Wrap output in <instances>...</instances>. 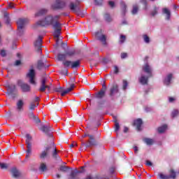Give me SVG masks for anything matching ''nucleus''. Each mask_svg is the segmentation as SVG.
I'll return each instance as SVG.
<instances>
[{
	"label": "nucleus",
	"mask_w": 179,
	"mask_h": 179,
	"mask_svg": "<svg viewBox=\"0 0 179 179\" xmlns=\"http://www.w3.org/2000/svg\"><path fill=\"white\" fill-rule=\"evenodd\" d=\"M166 129H167V124H164L158 127V132L159 134H163L164 132H166Z\"/></svg>",
	"instance_id": "nucleus-27"
},
{
	"label": "nucleus",
	"mask_w": 179,
	"mask_h": 179,
	"mask_svg": "<svg viewBox=\"0 0 179 179\" xmlns=\"http://www.w3.org/2000/svg\"><path fill=\"white\" fill-rule=\"evenodd\" d=\"M24 106V102L22 99H19L17 102V110L20 111L23 109V106Z\"/></svg>",
	"instance_id": "nucleus-25"
},
{
	"label": "nucleus",
	"mask_w": 179,
	"mask_h": 179,
	"mask_svg": "<svg viewBox=\"0 0 179 179\" xmlns=\"http://www.w3.org/2000/svg\"><path fill=\"white\" fill-rule=\"evenodd\" d=\"M8 9H13L15 8V5L13 3H8Z\"/></svg>",
	"instance_id": "nucleus-54"
},
{
	"label": "nucleus",
	"mask_w": 179,
	"mask_h": 179,
	"mask_svg": "<svg viewBox=\"0 0 179 179\" xmlns=\"http://www.w3.org/2000/svg\"><path fill=\"white\" fill-rule=\"evenodd\" d=\"M110 174H114L115 173V167H112L109 170Z\"/></svg>",
	"instance_id": "nucleus-51"
},
{
	"label": "nucleus",
	"mask_w": 179,
	"mask_h": 179,
	"mask_svg": "<svg viewBox=\"0 0 179 179\" xmlns=\"http://www.w3.org/2000/svg\"><path fill=\"white\" fill-rule=\"evenodd\" d=\"M145 110L147 113H149V111H152V108L145 107Z\"/></svg>",
	"instance_id": "nucleus-56"
},
{
	"label": "nucleus",
	"mask_w": 179,
	"mask_h": 179,
	"mask_svg": "<svg viewBox=\"0 0 179 179\" xmlns=\"http://www.w3.org/2000/svg\"><path fill=\"white\" fill-rule=\"evenodd\" d=\"M138 5L133 6V9H132L131 13L133 15H136L138 13Z\"/></svg>",
	"instance_id": "nucleus-35"
},
{
	"label": "nucleus",
	"mask_w": 179,
	"mask_h": 179,
	"mask_svg": "<svg viewBox=\"0 0 179 179\" xmlns=\"http://www.w3.org/2000/svg\"><path fill=\"white\" fill-rule=\"evenodd\" d=\"M126 40H127V36L125 35L121 34L120 38V44H124Z\"/></svg>",
	"instance_id": "nucleus-33"
},
{
	"label": "nucleus",
	"mask_w": 179,
	"mask_h": 179,
	"mask_svg": "<svg viewBox=\"0 0 179 179\" xmlns=\"http://www.w3.org/2000/svg\"><path fill=\"white\" fill-rule=\"evenodd\" d=\"M146 165L147 166H152V162L150 161H149V160H147L146 161Z\"/></svg>",
	"instance_id": "nucleus-59"
},
{
	"label": "nucleus",
	"mask_w": 179,
	"mask_h": 179,
	"mask_svg": "<svg viewBox=\"0 0 179 179\" xmlns=\"http://www.w3.org/2000/svg\"><path fill=\"white\" fill-rule=\"evenodd\" d=\"M36 107H37V106H36V103H31L30 104L29 108H30V110H34V108H36Z\"/></svg>",
	"instance_id": "nucleus-49"
},
{
	"label": "nucleus",
	"mask_w": 179,
	"mask_h": 179,
	"mask_svg": "<svg viewBox=\"0 0 179 179\" xmlns=\"http://www.w3.org/2000/svg\"><path fill=\"white\" fill-rule=\"evenodd\" d=\"M173 101H174V98L170 97V98H169V102H170V103H173Z\"/></svg>",
	"instance_id": "nucleus-62"
},
{
	"label": "nucleus",
	"mask_w": 179,
	"mask_h": 179,
	"mask_svg": "<svg viewBox=\"0 0 179 179\" xmlns=\"http://www.w3.org/2000/svg\"><path fill=\"white\" fill-rule=\"evenodd\" d=\"M159 178H161V179H170V178L175 179L176 178V172L174 171V170L171 169L170 176L164 175L163 173H159Z\"/></svg>",
	"instance_id": "nucleus-14"
},
{
	"label": "nucleus",
	"mask_w": 179,
	"mask_h": 179,
	"mask_svg": "<svg viewBox=\"0 0 179 179\" xmlns=\"http://www.w3.org/2000/svg\"><path fill=\"white\" fill-rule=\"evenodd\" d=\"M39 170L41 171H43V172L47 171V165L45 163L41 164V166L39 167Z\"/></svg>",
	"instance_id": "nucleus-30"
},
{
	"label": "nucleus",
	"mask_w": 179,
	"mask_h": 179,
	"mask_svg": "<svg viewBox=\"0 0 179 179\" xmlns=\"http://www.w3.org/2000/svg\"><path fill=\"white\" fill-rule=\"evenodd\" d=\"M144 142L147 144V145H153L155 141L152 138H145L144 139Z\"/></svg>",
	"instance_id": "nucleus-32"
},
{
	"label": "nucleus",
	"mask_w": 179,
	"mask_h": 179,
	"mask_svg": "<svg viewBox=\"0 0 179 179\" xmlns=\"http://www.w3.org/2000/svg\"><path fill=\"white\" fill-rule=\"evenodd\" d=\"M74 87H75V85L72 84L70 87H69L66 90H62L61 96H64L66 94H68V93H69L70 92H72V90H73Z\"/></svg>",
	"instance_id": "nucleus-20"
},
{
	"label": "nucleus",
	"mask_w": 179,
	"mask_h": 179,
	"mask_svg": "<svg viewBox=\"0 0 179 179\" xmlns=\"http://www.w3.org/2000/svg\"><path fill=\"white\" fill-rule=\"evenodd\" d=\"M115 131H118L120 129V124L117 122H115Z\"/></svg>",
	"instance_id": "nucleus-53"
},
{
	"label": "nucleus",
	"mask_w": 179,
	"mask_h": 179,
	"mask_svg": "<svg viewBox=\"0 0 179 179\" xmlns=\"http://www.w3.org/2000/svg\"><path fill=\"white\" fill-rule=\"evenodd\" d=\"M118 93V85L117 84H113L110 88V96H115Z\"/></svg>",
	"instance_id": "nucleus-18"
},
{
	"label": "nucleus",
	"mask_w": 179,
	"mask_h": 179,
	"mask_svg": "<svg viewBox=\"0 0 179 179\" xmlns=\"http://www.w3.org/2000/svg\"><path fill=\"white\" fill-rule=\"evenodd\" d=\"M8 16H9V14H8V13H4V17L6 19V23L7 24H9V17Z\"/></svg>",
	"instance_id": "nucleus-47"
},
{
	"label": "nucleus",
	"mask_w": 179,
	"mask_h": 179,
	"mask_svg": "<svg viewBox=\"0 0 179 179\" xmlns=\"http://www.w3.org/2000/svg\"><path fill=\"white\" fill-rule=\"evenodd\" d=\"M8 94H13L16 92V85L15 84H9L6 87Z\"/></svg>",
	"instance_id": "nucleus-17"
},
{
	"label": "nucleus",
	"mask_w": 179,
	"mask_h": 179,
	"mask_svg": "<svg viewBox=\"0 0 179 179\" xmlns=\"http://www.w3.org/2000/svg\"><path fill=\"white\" fill-rule=\"evenodd\" d=\"M20 64H21L20 60H17V61H15V65L16 66H19V65H20Z\"/></svg>",
	"instance_id": "nucleus-57"
},
{
	"label": "nucleus",
	"mask_w": 179,
	"mask_h": 179,
	"mask_svg": "<svg viewBox=\"0 0 179 179\" xmlns=\"http://www.w3.org/2000/svg\"><path fill=\"white\" fill-rule=\"evenodd\" d=\"M11 173H12L13 177H15V178H17V177L20 176V172L16 168H13L11 169Z\"/></svg>",
	"instance_id": "nucleus-26"
},
{
	"label": "nucleus",
	"mask_w": 179,
	"mask_h": 179,
	"mask_svg": "<svg viewBox=\"0 0 179 179\" xmlns=\"http://www.w3.org/2000/svg\"><path fill=\"white\" fill-rule=\"evenodd\" d=\"M120 6L122 8L123 15H125V12H127V4H125V2H124V1H121Z\"/></svg>",
	"instance_id": "nucleus-28"
},
{
	"label": "nucleus",
	"mask_w": 179,
	"mask_h": 179,
	"mask_svg": "<svg viewBox=\"0 0 179 179\" xmlns=\"http://www.w3.org/2000/svg\"><path fill=\"white\" fill-rule=\"evenodd\" d=\"M95 37L97 38V40H99L103 45H106L107 44V38H106V35L103 34V31L100 30L95 33Z\"/></svg>",
	"instance_id": "nucleus-9"
},
{
	"label": "nucleus",
	"mask_w": 179,
	"mask_h": 179,
	"mask_svg": "<svg viewBox=\"0 0 179 179\" xmlns=\"http://www.w3.org/2000/svg\"><path fill=\"white\" fill-rule=\"evenodd\" d=\"M41 131L44 132V134H45V135L48 136H52V130L51 129V127L50 125H42Z\"/></svg>",
	"instance_id": "nucleus-11"
},
{
	"label": "nucleus",
	"mask_w": 179,
	"mask_h": 179,
	"mask_svg": "<svg viewBox=\"0 0 179 179\" xmlns=\"http://www.w3.org/2000/svg\"><path fill=\"white\" fill-rule=\"evenodd\" d=\"M142 119H137L134 121V125L136 127L137 131H142V129L141 128L142 127Z\"/></svg>",
	"instance_id": "nucleus-19"
},
{
	"label": "nucleus",
	"mask_w": 179,
	"mask_h": 179,
	"mask_svg": "<svg viewBox=\"0 0 179 179\" xmlns=\"http://www.w3.org/2000/svg\"><path fill=\"white\" fill-rule=\"evenodd\" d=\"M69 8L71 9V10H72L73 12H78V9H79V6L78 5V3H70L69 4Z\"/></svg>",
	"instance_id": "nucleus-24"
},
{
	"label": "nucleus",
	"mask_w": 179,
	"mask_h": 179,
	"mask_svg": "<svg viewBox=\"0 0 179 179\" xmlns=\"http://www.w3.org/2000/svg\"><path fill=\"white\" fill-rule=\"evenodd\" d=\"M171 79H173V74L170 73L165 78L164 84L166 85V86H169L171 82Z\"/></svg>",
	"instance_id": "nucleus-22"
},
{
	"label": "nucleus",
	"mask_w": 179,
	"mask_h": 179,
	"mask_svg": "<svg viewBox=\"0 0 179 179\" xmlns=\"http://www.w3.org/2000/svg\"><path fill=\"white\" fill-rule=\"evenodd\" d=\"M27 77L29 79V83L31 85H36V71H34V69H31L27 74Z\"/></svg>",
	"instance_id": "nucleus-10"
},
{
	"label": "nucleus",
	"mask_w": 179,
	"mask_h": 179,
	"mask_svg": "<svg viewBox=\"0 0 179 179\" xmlns=\"http://www.w3.org/2000/svg\"><path fill=\"white\" fill-rule=\"evenodd\" d=\"M48 151L50 153H52V156L53 157V159H59L61 162V158H59V155H58V150H57V148L55 147V145L52 143L50 145V148H48Z\"/></svg>",
	"instance_id": "nucleus-5"
},
{
	"label": "nucleus",
	"mask_w": 179,
	"mask_h": 179,
	"mask_svg": "<svg viewBox=\"0 0 179 179\" xmlns=\"http://www.w3.org/2000/svg\"><path fill=\"white\" fill-rule=\"evenodd\" d=\"M0 167L1 169H8V167H9V165L8 164L0 163Z\"/></svg>",
	"instance_id": "nucleus-45"
},
{
	"label": "nucleus",
	"mask_w": 179,
	"mask_h": 179,
	"mask_svg": "<svg viewBox=\"0 0 179 179\" xmlns=\"http://www.w3.org/2000/svg\"><path fill=\"white\" fill-rule=\"evenodd\" d=\"M17 86H20V87H21L22 91L24 93H27V92H30V90H31L30 85L23 83V81L22 80H18L17 81Z\"/></svg>",
	"instance_id": "nucleus-7"
},
{
	"label": "nucleus",
	"mask_w": 179,
	"mask_h": 179,
	"mask_svg": "<svg viewBox=\"0 0 179 179\" xmlns=\"http://www.w3.org/2000/svg\"><path fill=\"white\" fill-rule=\"evenodd\" d=\"M0 55L1 57H6V51L5 50H1L0 51Z\"/></svg>",
	"instance_id": "nucleus-48"
},
{
	"label": "nucleus",
	"mask_w": 179,
	"mask_h": 179,
	"mask_svg": "<svg viewBox=\"0 0 179 179\" xmlns=\"http://www.w3.org/2000/svg\"><path fill=\"white\" fill-rule=\"evenodd\" d=\"M134 152L135 153L138 152V147H134Z\"/></svg>",
	"instance_id": "nucleus-64"
},
{
	"label": "nucleus",
	"mask_w": 179,
	"mask_h": 179,
	"mask_svg": "<svg viewBox=\"0 0 179 179\" xmlns=\"http://www.w3.org/2000/svg\"><path fill=\"white\" fill-rule=\"evenodd\" d=\"M59 15H48L44 20L36 22L38 26H53V29H55L54 37L56 40L57 45H58V43H59V36H61V30H62L61 23L58 22V20H59Z\"/></svg>",
	"instance_id": "nucleus-1"
},
{
	"label": "nucleus",
	"mask_w": 179,
	"mask_h": 179,
	"mask_svg": "<svg viewBox=\"0 0 179 179\" xmlns=\"http://www.w3.org/2000/svg\"><path fill=\"white\" fill-rule=\"evenodd\" d=\"M143 38H144L145 43H150V39L149 36H148L147 35H144Z\"/></svg>",
	"instance_id": "nucleus-43"
},
{
	"label": "nucleus",
	"mask_w": 179,
	"mask_h": 179,
	"mask_svg": "<svg viewBox=\"0 0 179 179\" xmlns=\"http://www.w3.org/2000/svg\"><path fill=\"white\" fill-rule=\"evenodd\" d=\"M106 90H107V87L105 85H102L101 90L95 94V97L96 99H103L106 96Z\"/></svg>",
	"instance_id": "nucleus-15"
},
{
	"label": "nucleus",
	"mask_w": 179,
	"mask_h": 179,
	"mask_svg": "<svg viewBox=\"0 0 179 179\" xmlns=\"http://www.w3.org/2000/svg\"><path fill=\"white\" fill-rule=\"evenodd\" d=\"M96 5H101L103 0H94Z\"/></svg>",
	"instance_id": "nucleus-52"
},
{
	"label": "nucleus",
	"mask_w": 179,
	"mask_h": 179,
	"mask_svg": "<svg viewBox=\"0 0 179 179\" xmlns=\"http://www.w3.org/2000/svg\"><path fill=\"white\" fill-rule=\"evenodd\" d=\"M78 173H83V171H72L71 173V177H72V178H75L76 177V175Z\"/></svg>",
	"instance_id": "nucleus-34"
},
{
	"label": "nucleus",
	"mask_w": 179,
	"mask_h": 179,
	"mask_svg": "<svg viewBox=\"0 0 179 179\" xmlns=\"http://www.w3.org/2000/svg\"><path fill=\"white\" fill-rule=\"evenodd\" d=\"M141 3L144 5V9L145 10H148V1L146 0H141Z\"/></svg>",
	"instance_id": "nucleus-40"
},
{
	"label": "nucleus",
	"mask_w": 179,
	"mask_h": 179,
	"mask_svg": "<svg viewBox=\"0 0 179 179\" xmlns=\"http://www.w3.org/2000/svg\"><path fill=\"white\" fill-rule=\"evenodd\" d=\"M47 13V10L45 9H41L38 13L35 14V16H43V15H45V13Z\"/></svg>",
	"instance_id": "nucleus-29"
},
{
	"label": "nucleus",
	"mask_w": 179,
	"mask_h": 179,
	"mask_svg": "<svg viewBox=\"0 0 179 179\" xmlns=\"http://www.w3.org/2000/svg\"><path fill=\"white\" fill-rule=\"evenodd\" d=\"M108 5L109 6H110V8H114L115 6V3H114V1H108Z\"/></svg>",
	"instance_id": "nucleus-50"
},
{
	"label": "nucleus",
	"mask_w": 179,
	"mask_h": 179,
	"mask_svg": "<svg viewBox=\"0 0 179 179\" xmlns=\"http://www.w3.org/2000/svg\"><path fill=\"white\" fill-rule=\"evenodd\" d=\"M127 87H128V82L127 80H123V90H127Z\"/></svg>",
	"instance_id": "nucleus-44"
},
{
	"label": "nucleus",
	"mask_w": 179,
	"mask_h": 179,
	"mask_svg": "<svg viewBox=\"0 0 179 179\" xmlns=\"http://www.w3.org/2000/svg\"><path fill=\"white\" fill-rule=\"evenodd\" d=\"M44 66V63H43V61L40 60L38 62V69H41Z\"/></svg>",
	"instance_id": "nucleus-42"
},
{
	"label": "nucleus",
	"mask_w": 179,
	"mask_h": 179,
	"mask_svg": "<svg viewBox=\"0 0 179 179\" xmlns=\"http://www.w3.org/2000/svg\"><path fill=\"white\" fill-rule=\"evenodd\" d=\"M63 65L66 68L71 66L72 69H74L75 68H78V66H80V61L77 60L76 62H71V61L66 60L63 62Z\"/></svg>",
	"instance_id": "nucleus-6"
},
{
	"label": "nucleus",
	"mask_w": 179,
	"mask_h": 179,
	"mask_svg": "<svg viewBox=\"0 0 179 179\" xmlns=\"http://www.w3.org/2000/svg\"><path fill=\"white\" fill-rule=\"evenodd\" d=\"M143 71L147 73L148 76H145L143 74H141V77L139 78V82L141 85H148L149 78H152V67L149 66V64L146 63L143 66Z\"/></svg>",
	"instance_id": "nucleus-2"
},
{
	"label": "nucleus",
	"mask_w": 179,
	"mask_h": 179,
	"mask_svg": "<svg viewBox=\"0 0 179 179\" xmlns=\"http://www.w3.org/2000/svg\"><path fill=\"white\" fill-rule=\"evenodd\" d=\"M48 90V92L51 91V87L47 85V78H43L41 83V87L39 88V92H44Z\"/></svg>",
	"instance_id": "nucleus-8"
},
{
	"label": "nucleus",
	"mask_w": 179,
	"mask_h": 179,
	"mask_svg": "<svg viewBox=\"0 0 179 179\" xmlns=\"http://www.w3.org/2000/svg\"><path fill=\"white\" fill-rule=\"evenodd\" d=\"M75 146H78V144H76L75 142L70 145L71 148H75Z\"/></svg>",
	"instance_id": "nucleus-60"
},
{
	"label": "nucleus",
	"mask_w": 179,
	"mask_h": 179,
	"mask_svg": "<svg viewBox=\"0 0 179 179\" xmlns=\"http://www.w3.org/2000/svg\"><path fill=\"white\" fill-rule=\"evenodd\" d=\"M115 73H118V67L117 66H115Z\"/></svg>",
	"instance_id": "nucleus-61"
},
{
	"label": "nucleus",
	"mask_w": 179,
	"mask_h": 179,
	"mask_svg": "<svg viewBox=\"0 0 179 179\" xmlns=\"http://www.w3.org/2000/svg\"><path fill=\"white\" fill-rule=\"evenodd\" d=\"M42 42L43 36H39L38 39L34 42V45L38 52H41Z\"/></svg>",
	"instance_id": "nucleus-13"
},
{
	"label": "nucleus",
	"mask_w": 179,
	"mask_h": 179,
	"mask_svg": "<svg viewBox=\"0 0 179 179\" xmlns=\"http://www.w3.org/2000/svg\"><path fill=\"white\" fill-rule=\"evenodd\" d=\"M29 23V20L27 18H20L17 21V34L18 36H23L24 33V26Z\"/></svg>",
	"instance_id": "nucleus-3"
},
{
	"label": "nucleus",
	"mask_w": 179,
	"mask_h": 179,
	"mask_svg": "<svg viewBox=\"0 0 179 179\" xmlns=\"http://www.w3.org/2000/svg\"><path fill=\"white\" fill-rule=\"evenodd\" d=\"M162 13H164V15H166L167 20H170V17L171 16V12L169 10V8H162Z\"/></svg>",
	"instance_id": "nucleus-23"
},
{
	"label": "nucleus",
	"mask_w": 179,
	"mask_h": 179,
	"mask_svg": "<svg viewBox=\"0 0 179 179\" xmlns=\"http://www.w3.org/2000/svg\"><path fill=\"white\" fill-rule=\"evenodd\" d=\"M65 6V1L62 0H56V2L52 5L53 9H61Z\"/></svg>",
	"instance_id": "nucleus-16"
},
{
	"label": "nucleus",
	"mask_w": 179,
	"mask_h": 179,
	"mask_svg": "<svg viewBox=\"0 0 179 179\" xmlns=\"http://www.w3.org/2000/svg\"><path fill=\"white\" fill-rule=\"evenodd\" d=\"M35 101H36V102L40 101V97L36 96V99H35Z\"/></svg>",
	"instance_id": "nucleus-63"
},
{
	"label": "nucleus",
	"mask_w": 179,
	"mask_h": 179,
	"mask_svg": "<svg viewBox=\"0 0 179 179\" xmlns=\"http://www.w3.org/2000/svg\"><path fill=\"white\" fill-rule=\"evenodd\" d=\"M157 10H159V8L155 7L154 10L151 12L152 16H155V15H157Z\"/></svg>",
	"instance_id": "nucleus-41"
},
{
	"label": "nucleus",
	"mask_w": 179,
	"mask_h": 179,
	"mask_svg": "<svg viewBox=\"0 0 179 179\" xmlns=\"http://www.w3.org/2000/svg\"><path fill=\"white\" fill-rule=\"evenodd\" d=\"M69 170V167L65 166H62L59 168L60 171H63V173H66Z\"/></svg>",
	"instance_id": "nucleus-37"
},
{
	"label": "nucleus",
	"mask_w": 179,
	"mask_h": 179,
	"mask_svg": "<svg viewBox=\"0 0 179 179\" xmlns=\"http://www.w3.org/2000/svg\"><path fill=\"white\" fill-rule=\"evenodd\" d=\"M104 19L106 22H111L113 20V18H111V16L108 13L105 14Z\"/></svg>",
	"instance_id": "nucleus-36"
},
{
	"label": "nucleus",
	"mask_w": 179,
	"mask_h": 179,
	"mask_svg": "<svg viewBox=\"0 0 179 179\" xmlns=\"http://www.w3.org/2000/svg\"><path fill=\"white\" fill-rule=\"evenodd\" d=\"M35 122L36 124H40V122H41V120H40V119H38V117H35Z\"/></svg>",
	"instance_id": "nucleus-58"
},
{
	"label": "nucleus",
	"mask_w": 179,
	"mask_h": 179,
	"mask_svg": "<svg viewBox=\"0 0 179 179\" xmlns=\"http://www.w3.org/2000/svg\"><path fill=\"white\" fill-rule=\"evenodd\" d=\"M50 149V145L45 147V150L43 151L41 155H40V158L41 159H45L48 155H50V152H48V150Z\"/></svg>",
	"instance_id": "nucleus-21"
},
{
	"label": "nucleus",
	"mask_w": 179,
	"mask_h": 179,
	"mask_svg": "<svg viewBox=\"0 0 179 179\" xmlns=\"http://www.w3.org/2000/svg\"><path fill=\"white\" fill-rule=\"evenodd\" d=\"M57 58L59 61H65V59H66V55L59 54Z\"/></svg>",
	"instance_id": "nucleus-31"
},
{
	"label": "nucleus",
	"mask_w": 179,
	"mask_h": 179,
	"mask_svg": "<svg viewBox=\"0 0 179 179\" xmlns=\"http://www.w3.org/2000/svg\"><path fill=\"white\" fill-rule=\"evenodd\" d=\"M86 136H88V138H90V140L87 141V148H90V146H94V145H96V143L94 142V136L90 135L89 134H85L83 136V138H86Z\"/></svg>",
	"instance_id": "nucleus-12"
},
{
	"label": "nucleus",
	"mask_w": 179,
	"mask_h": 179,
	"mask_svg": "<svg viewBox=\"0 0 179 179\" xmlns=\"http://www.w3.org/2000/svg\"><path fill=\"white\" fill-rule=\"evenodd\" d=\"M178 114H179L178 110L175 109L171 113V117L174 118L175 117H177Z\"/></svg>",
	"instance_id": "nucleus-39"
},
{
	"label": "nucleus",
	"mask_w": 179,
	"mask_h": 179,
	"mask_svg": "<svg viewBox=\"0 0 179 179\" xmlns=\"http://www.w3.org/2000/svg\"><path fill=\"white\" fill-rule=\"evenodd\" d=\"M75 50H69L66 53V56L72 57V55H75Z\"/></svg>",
	"instance_id": "nucleus-38"
},
{
	"label": "nucleus",
	"mask_w": 179,
	"mask_h": 179,
	"mask_svg": "<svg viewBox=\"0 0 179 179\" xmlns=\"http://www.w3.org/2000/svg\"><path fill=\"white\" fill-rule=\"evenodd\" d=\"M64 88L62 87H56L55 88V92H57V93H62V90Z\"/></svg>",
	"instance_id": "nucleus-46"
},
{
	"label": "nucleus",
	"mask_w": 179,
	"mask_h": 179,
	"mask_svg": "<svg viewBox=\"0 0 179 179\" xmlns=\"http://www.w3.org/2000/svg\"><path fill=\"white\" fill-rule=\"evenodd\" d=\"M127 53H122V54H121V58H122V59H124V58H127Z\"/></svg>",
	"instance_id": "nucleus-55"
},
{
	"label": "nucleus",
	"mask_w": 179,
	"mask_h": 179,
	"mask_svg": "<svg viewBox=\"0 0 179 179\" xmlns=\"http://www.w3.org/2000/svg\"><path fill=\"white\" fill-rule=\"evenodd\" d=\"M26 145H27V155L26 159L30 157V155H31V136L30 134L26 135Z\"/></svg>",
	"instance_id": "nucleus-4"
}]
</instances>
